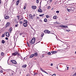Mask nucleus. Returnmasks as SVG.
Masks as SVG:
<instances>
[{
    "label": "nucleus",
    "instance_id": "1",
    "mask_svg": "<svg viewBox=\"0 0 76 76\" xmlns=\"http://www.w3.org/2000/svg\"><path fill=\"white\" fill-rule=\"evenodd\" d=\"M31 41L32 44H34V42L35 41V38L33 37Z\"/></svg>",
    "mask_w": 76,
    "mask_h": 76
},
{
    "label": "nucleus",
    "instance_id": "2",
    "mask_svg": "<svg viewBox=\"0 0 76 76\" xmlns=\"http://www.w3.org/2000/svg\"><path fill=\"white\" fill-rule=\"evenodd\" d=\"M12 63H14V64H16L17 63L16 62V61H15L14 60H11L10 61Z\"/></svg>",
    "mask_w": 76,
    "mask_h": 76
},
{
    "label": "nucleus",
    "instance_id": "3",
    "mask_svg": "<svg viewBox=\"0 0 76 76\" xmlns=\"http://www.w3.org/2000/svg\"><path fill=\"white\" fill-rule=\"evenodd\" d=\"M29 18H30V19H32L34 18V17H33V16L31 14H29Z\"/></svg>",
    "mask_w": 76,
    "mask_h": 76
},
{
    "label": "nucleus",
    "instance_id": "4",
    "mask_svg": "<svg viewBox=\"0 0 76 76\" xmlns=\"http://www.w3.org/2000/svg\"><path fill=\"white\" fill-rule=\"evenodd\" d=\"M38 12H39V13H42V10H41L40 8H39L38 10Z\"/></svg>",
    "mask_w": 76,
    "mask_h": 76
},
{
    "label": "nucleus",
    "instance_id": "5",
    "mask_svg": "<svg viewBox=\"0 0 76 76\" xmlns=\"http://www.w3.org/2000/svg\"><path fill=\"white\" fill-rule=\"evenodd\" d=\"M6 35L7 37H9L10 35H9V33L8 32H7L6 33Z\"/></svg>",
    "mask_w": 76,
    "mask_h": 76
},
{
    "label": "nucleus",
    "instance_id": "6",
    "mask_svg": "<svg viewBox=\"0 0 76 76\" xmlns=\"http://www.w3.org/2000/svg\"><path fill=\"white\" fill-rule=\"evenodd\" d=\"M10 24L9 22H7L6 25V27H8V26H10Z\"/></svg>",
    "mask_w": 76,
    "mask_h": 76
},
{
    "label": "nucleus",
    "instance_id": "7",
    "mask_svg": "<svg viewBox=\"0 0 76 76\" xmlns=\"http://www.w3.org/2000/svg\"><path fill=\"white\" fill-rule=\"evenodd\" d=\"M17 53H18V51H16L15 53H12V56H16V55H17Z\"/></svg>",
    "mask_w": 76,
    "mask_h": 76
},
{
    "label": "nucleus",
    "instance_id": "8",
    "mask_svg": "<svg viewBox=\"0 0 76 76\" xmlns=\"http://www.w3.org/2000/svg\"><path fill=\"white\" fill-rule=\"evenodd\" d=\"M23 26H24V27H26L27 26V24H26V23H23Z\"/></svg>",
    "mask_w": 76,
    "mask_h": 76
},
{
    "label": "nucleus",
    "instance_id": "9",
    "mask_svg": "<svg viewBox=\"0 0 76 76\" xmlns=\"http://www.w3.org/2000/svg\"><path fill=\"white\" fill-rule=\"evenodd\" d=\"M57 53V52L56 51H52L51 52V53H52V54H56Z\"/></svg>",
    "mask_w": 76,
    "mask_h": 76
},
{
    "label": "nucleus",
    "instance_id": "10",
    "mask_svg": "<svg viewBox=\"0 0 76 76\" xmlns=\"http://www.w3.org/2000/svg\"><path fill=\"white\" fill-rule=\"evenodd\" d=\"M32 8L33 9H34V10L37 9V7H36V6H32Z\"/></svg>",
    "mask_w": 76,
    "mask_h": 76
},
{
    "label": "nucleus",
    "instance_id": "11",
    "mask_svg": "<svg viewBox=\"0 0 76 76\" xmlns=\"http://www.w3.org/2000/svg\"><path fill=\"white\" fill-rule=\"evenodd\" d=\"M12 28L10 27L9 29V32L10 33L12 32Z\"/></svg>",
    "mask_w": 76,
    "mask_h": 76
},
{
    "label": "nucleus",
    "instance_id": "12",
    "mask_svg": "<svg viewBox=\"0 0 76 76\" xmlns=\"http://www.w3.org/2000/svg\"><path fill=\"white\" fill-rule=\"evenodd\" d=\"M9 18H10V17L9 16L7 15L5 17V19H9Z\"/></svg>",
    "mask_w": 76,
    "mask_h": 76
},
{
    "label": "nucleus",
    "instance_id": "13",
    "mask_svg": "<svg viewBox=\"0 0 76 76\" xmlns=\"http://www.w3.org/2000/svg\"><path fill=\"white\" fill-rule=\"evenodd\" d=\"M34 54H32L31 55V56L29 57V58H32V57H34Z\"/></svg>",
    "mask_w": 76,
    "mask_h": 76
},
{
    "label": "nucleus",
    "instance_id": "14",
    "mask_svg": "<svg viewBox=\"0 0 76 76\" xmlns=\"http://www.w3.org/2000/svg\"><path fill=\"white\" fill-rule=\"evenodd\" d=\"M40 70H41V71H42V72H44V73H45V70L42 69L41 68H40Z\"/></svg>",
    "mask_w": 76,
    "mask_h": 76
},
{
    "label": "nucleus",
    "instance_id": "15",
    "mask_svg": "<svg viewBox=\"0 0 76 76\" xmlns=\"http://www.w3.org/2000/svg\"><path fill=\"white\" fill-rule=\"evenodd\" d=\"M19 1L18 0L16 2V4L17 6H18V4H19Z\"/></svg>",
    "mask_w": 76,
    "mask_h": 76
},
{
    "label": "nucleus",
    "instance_id": "16",
    "mask_svg": "<svg viewBox=\"0 0 76 76\" xmlns=\"http://www.w3.org/2000/svg\"><path fill=\"white\" fill-rule=\"evenodd\" d=\"M34 55L35 57H37L38 56V53H34Z\"/></svg>",
    "mask_w": 76,
    "mask_h": 76
},
{
    "label": "nucleus",
    "instance_id": "17",
    "mask_svg": "<svg viewBox=\"0 0 76 76\" xmlns=\"http://www.w3.org/2000/svg\"><path fill=\"white\" fill-rule=\"evenodd\" d=\"M44 15H45L44 14H41V15H39V16H40V17H42L43 16H44Z\"/></svg>",
    "mask_w": 76,
    "mask_h": 76
},
{
    "label": "nucleus",
    "instance_id": "18",
    "mask_svg": "<svg viewBox=\"0 0 76 76\" xmlns=\"http://www.w3.org/2000/svg\"><path fill=\"white\" fill-rule=\"evenodd\" d=\"M68 26H64V27L63 28H68Z\"/></svg>",
    "mask_w": 76,
    "mask_h": 76
},
{
    "label": "nucleus",
    "instance_id": "19",
    "mask_svg": "<svg viewBox=\"0 0 76 76\" xmlns=\"http://www.w3.org/2000/svg\"><path fill=\"white\" fill-rule=\"evenodd\" d=\"M47 32H48V30H46L44 31V32L45 33H47Z\"/></svg>",
    "mask_w": 76,
    "mask_h": 76
},
{
    "label": "nucleus",
    "instance_id": "20",
    "mask_svg": "<svg viewBox=\"0 0 76 76\" xmlns=\"http://www.w3.org/2000/svg\"><path fill=\"white\" fill-rule=\"evenodd\" d=\"M4 42H5V41H4V40H2V44H4Z\"/></svg>",
    "mask_w": 76,
    "mask_h": 76
},
{
    "label": "nucleus",
    "instance_id": "21",
    "mask_svg": "<svg viewBox=\"0 0 76 76\" xmlns=\"http://www.w3.org/2000/svg\"><path fill=\"white\" fill-rule=\"evenodd\" d=\"M26 67V65H23L22 66V67L25 68V67Z\"/></svg>",
    "mask_w": 76,
    "mask_h": 76
},
{
    "label": "nucleus",
    "instance_id": "22",
    "mask_svg": "<svg viewBox=\"0 0 76 76\" xmlns=\"http://www.w3.org/2000/svg\"><path fill=\"white\" fill-rule=\"evenodd\" d=\"M17 18H18V20H19V18H20V16H19V15H18L17 16Z\"/></svg>",
    "mask_w": 76,
    "mask_h": 76
},
{
    "label": "nucleus",
    "instance_id": "23",
    "mask_svg": "<svg viewBox=\"0 0 76 76\" xmlns=\"http://www.w3.org/2000/svg\"><path fill=\"white\" fill-rule=\"evenodd\" d=\"M56 18H57V16H53V18L54 19H56Z\"/></svg>",
    "mask_w": 76,
    "mask_h": 76
},
{
    "label": "nucleus",
    "instance_id": "24",
    "mask_svg": "<svg viewBox=\"0 0 76 76\" xmlns=\"http://www.w3.org/2000/svg\"><path fill=\"white\" fill-rule=\"evenodd\" d=\"M39 0H36V2L37 3H39Z\"/></svg>",
    "mask_w": 76,
    "mask_h": 76
},
{
    "label": "nucleus",
    "instance_id": "25",
    "mask_svg": "<svg viewBox=\"0 0 76 76\" xmlns=\"http://www.w3.org/2000/svg\"><path fill=\"white\" fill-rule=\"evenodd\" d=\"M39 21L40 23H42V20L41 19L39 20Z\"/></svg>",
    "mask_w": 76,
    "mask_h": 76
},
{
    "label": "nucleus",
    "instance_id": "26",
    "mask_svg": "<svg viewBox=\"0 0 76 76\" xmlns=\"http://www.w3.org/2000/svg\"><path fill=\"white\" fill-rule=\"evenodd\" d=\"M14 21L15 22H17V20L16 18L14 19Z\"/></svg>",
    "mask_w": 76,
    "mask_h": 76
},
{
    "label": "nucleus",
    "instance_id": "27",
    "mask_svg": "<svg viewBox=\"0 0 76 76\" xmlns=\"http://www.w3.org/2000/svg\"><path fill=\"white\" fill-rule=\"evenodd\" d=\"M47 19L45 18L44 19V21L45 22H47Z\"/></svg>",
    "mask_w": 76,
    "mask_h": 76
},
{
    "label": "nucleus",
    "instance_id": "28",
    "mask_svg": "<svg viewBox=\"0 0 76 76\" xmlns=\"http://www.w3.org/2000/svg\"><path fill=\"white\" fill-rule=\"evenodd\" d=\"M64 26L63 25H60L59 26V27H61V28H63Z\"/></svg>",
    "mask_w": 76,
    "mask_h": 76
},
{
    "label": "nucleus",
    "instance_id": "29",
    "mask_svg": "<svg viewBox=\"0 0 76 76\" xmlns=\"http://www.w3.org/2000/svg\"><path fill=\"white\" fill-rule=\"evenodd\" d=\"M24 22H25V23H28V21L27 20H24Z\"/></svg>",
    "mask_w": 76,
    "mask_h": 76
},
{
    "label": "nucleus",
    "instance_id": "30",
    "mask_svg": "<svg viewBox=\"0 0 76 76\" xmlns=\"http://www.w3.org/2000/svg\"><path fill=\"white\" fill-rule=\"evenodd\" d=\"M67 10H68V12H70V11H71V9H67Z\"/></svg>",
    "mask_w": 76,
    "mask_h": 76
},
{
    "label": "nucleus",
    "instance_id": "31",
    "mask_svg": "<svg viewBox=\"0 0 76 76\" xmlns=\"http://www.w3.org/2000/svg\"><path fill=\"white\" fill-rule=\"evenodd\" d=\"M4 36H5V34H3L2 36V37H4Z\"/></svg>",
    "mask_w": 76,
    "mask_h": 76
},
{
    "label": "nucleus",
    "instance_id": "32",
    "mask_svg": "<svg viewBox=\"0 0 76 76\" xmlns=\"http://www.w3.org/2000/svg\"><path fill=\"white\" fill-rule=\"evenodd\" d=\"M44 34L43 33L41 35V36H42V37H43V36H44Z\"/></svg>",
    "mask_w": 76,
    "mask_h": 76
},
{
    "label": "nucleus",
    "instance_id": "33",
    "mask_svg": "<svg viewBox=\"0 0 76 76\" xmlns=\"http://www.w3.org/2000/svg\"><path fill=\"white\" fill-rule=\"evenodd\" d=\"M17 55L18 56H20L19 53H18V52H17Z\"/></svg>",
    "mask_w": 76,
    "mask_h": 76
},
{
    "label": "nucleus",
    "instance_id": "34",
    "mask_svg": "<svg viewBox=\"0 0 76 76\" xmlns=\"http://www.w3.org/2000/svg\"><path fill=\"white\" fill-rule=\"evenodd\" d=\"M48 55H50L51 53L50 52H49L48 53Z\"/></svg>",
    "mask_w": 76,
    "mask_h": 76
},
{
    "label": "nucleus",
    "instance_id": "35",
    "mask_svg": "<svg viewBox=\"0 0 76 76\" xmlns=\"http://www.w3.org/2000/svg\"><path fill=\"white\" fill-rule=\"evenodd\" d=\"M47 34H50V31H49L48 30V32H47Z\"/></svg>",
    "mask_w": 76,
    "mask_h": 76
},
{
    "label": "nucleus",
    "instance_id": "36",
    "mask_svg": "<svg viewBox=\"0 0 76 76\" xmlns=\"http://www.w3.org/2000/svg\"><path fill=\"white\" fill-rule=\"evenodd\" d=\"M72 76H76V72H75V74H74Z\"/></svg>",
    "mask_w": 76,
    "mask_h": 76
},
{
    "label": "nucleus",
    "instance_id": "37",
    "mask_svg": "<svg viewBox=\"0 0 76 76\" xmlns=\"http://www.w3.org/2000/svg\"><path fill=\"white\" fill-rule=\"evenodd\" d=\"M29 42V43H30V44H31V45H32V43H31V41H30Z\"/></svg>",
    "mask_w": 76,
    "mask_h": 76
},
{
    "label": "nucleus",
    "instance_id": "38",
    "mask_svg": "<svg viewBox=\"0 0 76 76\" xmlns=\"http://www.w3.org/2000/svg\"><path fill=\"white\" fill-rule=\"evenodd\" d=\"M18 24H16L15 25V27H18Z\"/></svg>",
    "mask_w": 76,
    "mask_h": 76
},
{
    "label": "nucleus",
    "instance_id": "39",
    "mask_svg": "<svg viewBox=\"0 0 76 76\" xmlns=\"http://www.w3.org/2000/svg\"><path fill=\"white\" fill-rule=\"evenodd\" d=\"M3 72V70H0V73H2Z\"/></svg>",
    "mask_w": 76,
    "mask_h": 76
},
{
    "label": "nucleus",
    "instance_id": "40",
    "mask_svg": "<svg viewBox=\"0 0 76 76\" xmlns=\"http://www.w3.org/2000/svg\"><path fill=\"white\" fill-rule=\"evenodd\" d=\"M46 16L47 18H49V16H48L47 15H46Z\"/></svg>",
    "mask_w": 76,
    "mask_h": 76
},
{
    "label": "nucleus",
    "instance_id": "41",
    "mask_svg": "<svg viewBox=\"0 0 76 76\" xmlns=\"http://www.w3.org/2000/svg\"><path fill=\"white\" fill-rule=\"evenodd\" d=\"M1 56H3V55H4V53L2 52L1 54Z\"/></svg>",
    "mask_w": 76,
    "mask_h": 76
},
{
    "label": "nucleus",
    "instance_id": "42",
    "mask_svg": "<svg viewBox=\"0 0 76 76\" xmlns=\"http://www.w3.org/2000/svg\"><path fill=\"white\" fill-rule=\"evenodd\" d=\"M56 13H59V11H56Z\"/></svg>",
    "mask_w": 76,
    "mask_h": 76
},
{
    "label": "nucleus",
    "instance_id": "43",
    "mask_svg": "<svg viewBox=\"0 0 76 76\" xmlns=\"http://www.w3.org/2000/svg\"><path fill=\"white\" fill-rule=\"evenodd\" d=\"M27 44L28 46H29V45H30L29 44V43H28V42H27Z\"/></svg>",
    "mask_w": 76,
    "mask_h": 76
},
{
    "label": "nucleus",
    "instance_id": "44",
    "mask_svg": "<svg viewBox=\"0 0 76 76\" xmlns=\"http://www.w3.org/2000/svg\"><path fill=\"white\" fill-rule=\"evenodd\" d=\"M51 8V7L50 6H49L48 7V9H50Z\"/></svg>",
    "mask_w": 76,
    "mask_h": 76
},
{
    "label": "nucleus",
    "instance_id": "45",
    "mask_svg": "<svg viewBox=\"0 0 76 76\" xmlns=\"http://www.w3.org/2000/svg\"><path fill=\"white\" fill-rule=\"evenodd\" d=\"M37 74H38L37 73H35L34 74V76H35V75H37Z\"/></svg>",
    "mask_w": 76,
    "mask_h": 76
},
{
    "label": "nucleus",
    "instance_id": "46",
    "mask_svg": "<svg viewBox=\"0 0 76 76\" xmlns=\"http://www.w3.org/2000/svg\"><path fill=\"white\" fill-rule=\"evenodd\" d=\"M20 24H22V21H20Z\"/></svg>",
    "mask_w": 76,
    "mask_h": 76
},
{
    "label": "nucleus",
    "instance_id": "47",
    "mask_svg": "<svg viewBox=\"0 0 76 76\" xmlns=\"http://www.w3.org/2000/svg\"><path fill=\"white\" fill-rule=\"evenodd\" d=\"M52 76H56V74H54L52 75Z\"/></svg>",
    "mask_w": 76,
    "mask_h": 76
},
{
    "label": "nucleus",
    "instance_id": "48",
    "mask_svg": "<svg viewBox=\"0 0 76 76\" xmlns=\"http://www.w3.org/2000/svg\"><path fill=\"white\" fill-rule=\"evenodd\" d=\"M56 69H58V66L57 65L56 66Z\"/></svg>",
    "mask_w": 76,
    "mask_h": 76
},
{
    "label": "nucleus",
    "instance_id": "49",
    "mask_svg": "<svg viewBox=\"0 0 76 76\" xmlns=\"http://www.w3.org/2000/svg\"><path fill=\"white\" fill-rule=\"evenodd\" d=\"M5 39H6L7 40H8V38H7V37H6V38H5Z\"/></svg>",
    "mask_w": 76,
    "mask_h": 76
},
{
    "label": "nucleus",
    "instance_id": "50",
    "mask_svg": "<svg viewBox=\"0 0 76 76\" xmlns=\"http://www.w3.org/2000/svg\"><path fill=\"white\" fill-rule=\"evenodd\" d=\"M23 34V33H20V35H22Z\"/></svg>",
    "mask_w": 76,
    "mask_h": 76
},
{
    "label": "nucleus",
    "instance_id": "51",
    "mask_svg": "<svg viewBox=\"0 0 76 76\" xmlns=\"http://www.w3.org/2000/svg\"><path fill=\"white\" fill-rule=\"evenodd\" d=\"M24 9L25 10V9H26V7H25V6L24 7Z\"/></svg>",
    "mask_w": 76,
    "mask_h": 76
},
{
    "label": "nucleus",
    "instance_id": "52",
    "mask_svg": "<svg viewBox=\"0 0 76 76\" xmlns=\"http://www.w3.org/2000/svg\"><path fill=\"white\" fill-rule=\"evenodd\" d=\"M71 12H74L73 10H72L71 9Z\"/></svg>",
    "mask_w": 76,
    "mask_h": 76
},
{
    "label": "nucleus",
    "instance_id": "53",
    "mask_svg": "<svg viewBox=\"0 0 76 76\" xmlns=\"http://www.w3.org/2000/svg\"><path fill=\"white\" fill-rule=\"evenodd\" d=\"M33 17H35V14H34L33 15Z\"/></svg>",
    "mask_w": 76,
    "mask_h": 76
},
{
    "label": "nucleus",
    "instance_id": "54",
    "mask_svg": "<svg viewBox=\"0 0 76 76\" xmlns=\"http://www.w3.org/2000/svg\"><path fill=\"white\" fill-rule=\"evenodd\" d=\"M37 19H39V17H37Z\"/></svg>",
    "mask_w": 76,
    "mask_h": 76
},
{
    "label": "nucleus",
    "instance_id": "55",
    "mask_svg": "<svg viewBox=\"0 0 76 76\" xmlns=\"http://www.w3.org/2000/svg\"><path fill=\"white\" fill-rule=\"evenodd\" d=\"M55 23L56 24H58V23H57V22H56Z\"/></svg>",
    "mask_w": 76,
    "mask_h": 76
},
{
    "label": "nucleus",
    "instance_id": "56",
    "mask_svg": "<svg viewBox=\"0 0 76 76\" xmlns=\"http://www.w3.org/2000/svg\"><path fill=\"white\" fill-rule=\"evenodd\" d=\"M67 31L68 32H69V31H70V30H67Z\"/></svg>",
    "mask_w": 76,
    "mask_h": 76
},
{
    "label": "nucleus",
    "instance_id": "57",
    "mask_svg": "<svg viewBox=\"0 0 76 76\" xmlns=\"http://www.w3.org/2000/svg\"><path fill=\"white\" fill-rule=\"evenodd\" d=\"M51 66H53V64H51Z\"/></svg>",
    "mask_w": 76,
    "mask_h": 76
},
{
    "label": "nucleus",
    "instance_id": "58",
    "mask_svg": "<svg viewBox=\"0 0 76 76\" xmlns=\"http://www.w3.org/2000/svg\"><path fill=\"white\" fill-rule=\"evenodd\" d=\"M50 2H52V0H49Z\"/></svg>",
    "mask_w": 76,
    "mask_h": 76
},
{
    "label": "nucleus",
    "instance_id": "59",
    "mask_svg": "<svg viewBox=\"0 0 76 76\" xmlns=\"http://www.w3.org/2000/svg\"><path fill=\"white\" fill-rule=\"evenodd\" d=\"M1 0H0V4H1Z\"/></svg>",
    "mask_w": 76,
    "mask_h": 76
},
{
    "label": "nucleus",
    "instance_id": "60",
    "mask_svg": "<svg viewBox=\"0 0 76 76\" xmlns=\"http://www.w3.org/2000/svg\"><path fill=\"white\" fill-rule=\"evenodd\" d=\"M42 57H44V56L42 55Z\"/></svg>",
    "mask_w": 76,
    "mask_h": 76
},
{
    "label": "nucleus",
    "instance_id": "61",
    "mask_svg": "<svg viewBox=\"0 0 76 76\" xmlns=\"http://www.w3.org/2000/svg\"><path fill=\"white\" fill-rule=\"evenodd\" d=\"M67 69H69V67H67Z\"/></svg>",
    "mask_w": 76,
    "mask_h": 76
},
{
    "label": "nucleus",
    "instance_id": "62",
    "mask_svg": "<svg viewBox=\"0 0 76 76\" xmlns=\"http://www.w3.org/2000/svg\"><path fill=\"white\" fill-rule=\"evenodd\" d=\"M27 75H28V76H29V74H27Z\"/></svg>",
    "mask_w": 76,
    "mask_h": 76
},
{
    "label": "nucleus",
    "instance_id": "63",
    "mask_svg": "<svg viewBox=\"0 0 76 76\" xmlns=\"http://www.w3.org/2000/svg\"><path fill=\"white\" fill-rule=\"evenodd\" d=\"M26 58V57H24V59L25 60V59Z\"/></svg>",
    "mask_w": 76,
    "mask_h": 76
},
{
    "label": "nucleus",
    "instance_id": "64",
    "mask_svg": "<svg viewBox=\"0 0 76 76\" xmlns=\"http://www.w3.org/2000/svg\"><path fill=\"white\" fill-rule=\"evenodd\" d=\"M75 54H76V51L75 52Z\"/></svg>",
    "mask_w": 76,
    "mask_h": 76
}]
</instances>
